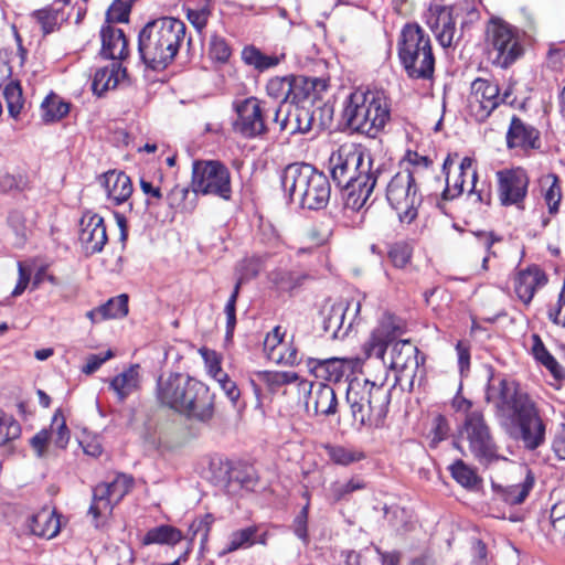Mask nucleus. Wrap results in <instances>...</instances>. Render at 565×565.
<instances>
[{
	"mask_svg": "<svg viewBox=\"0 0 565 565\" xmlns=\"http://www.w3.org/2000/svg\"><path fill=\"white\" fill-rule=\"evenodd\" d=\"M28 186V178L21 173L14 174L7 170H0V189L4 192L23 190Z\"/></svg>",
	"mask_w": 565,
	"mask_h": 565,
	"instance_id": "obj_54",
	"label": "nucleus"
},
{
	"mask_svg": "<svg viewBox=\"0 0 565 565\" xmlns=\"http://www.w3.org/2000/svg\"><path fill=\"white\" fill-rule=\"evenodd\" d=\"M433 31L443 47H450L454 44L456 21L449 8L439 10Z\"/></svg>",
	"mask_w": 565,
	"mask_h": 565,
	"instance_id": "obj_30",
	"label": "nucleus"
},
{
	"mask_svg": "<svg viewBox=\"0 0 565 565\" xmlns=\"http://www.w3.org/2000/svg\"><path fill=\"white\" fill-rule=\"evenodd\" d=\"M398 57L413 79H430L435 71L429 35L416 23L406 24L398 41Z\"/></svg>",
	"mask_w": 565,
	"mask_h": 565,
	"instance_id": "obj_9",
	"label": "nucleus"
},
{
	"mask_svg": "<svg viewBox=\"0 0 565 565\" xmlns=\"http://www.w3.org/2000/svg\"><path fill=\"white\" fill-rule=\"evenodd\" d=\"M239 291L238 287L233 289L232 295L230 296L224 312L226 315V338L230 339L233 337V332L236 326V301L238 298Z\"/></svg>",
	"mask_w": 565,
	"mask_h": 565,
	"instance_id": "obj_56",
	"label": "nucleus"
},
{
	"mask_svg": "<svg viewBox=\"0 0 565 565\" xmlns=\"http://www.w3.org/2000/svg\"><path fill=\"white\" fill-rule=\"evenodd\" d=\"M103 185L107 198L119 205L126 202L132 194L130 178L121 171L110 170L103 175Z\"/></svg>",
	"mask_w": 565,
	"mask_h": 565,
	"instance_id": "obj_23",
	"label": "nucleus"
},
{
	"mask_svg": "<svg viewBox=\"0 0 565 565\" xmlns=\"http://www.w3.org/2000/svg\"><path fill=\"white\" fill-rule=\"evenodd\" d=\"M188 194V188L177 184L170 190L166 199L170 207L178 209L183 204Z\"/></svg>",
	"mask_w": 565,
	"mask_h": 565,
	"instance_id": "obj_64",
	"label": "nucleus"
},
{
	"mask_svg": "<svg viewBox=\"0 0 565 565\" xmlns=\"http://www.w3.org/2000/svg\"><path fill=\"white\" fill-rule=\"evenodd\" d=\"M8 224L14 233V244L19 247L23 246L31 232L30 224L28 223L24 213L17 210L10 212L8 216Z\"/></svg>",
	"mask_w": 565,
	"mask_h": 565,
	"instance_id": "obj_39",
	"label": "nucleus"
},
{
	"mask_svg": "<svg viewBox=\"0 0 565 565\" xmlns=\"http://www.w3.org/2000/svg\"><path fill=\"white\" fill-rule=\"evenodd\" d=\"M308 278L307 274L290 270H276L270 276L271 281L282 291H292L302 286Z\"/></svg>",
	"mask_w": 565,
	"mask_h": 565,
	"instance_id": "obj_35",
	"label": "nucleus"
},
{
	"mask_svg": "<svg viewBox=\"0 0 565 565\" xmlns=\"http://www.w3.org/2000/svg\"><path fill=\"white\" fill-rule=\"evenodd\" d=\"M365 488V483L360 478H352L345 482L335 481L330 484L329 494L335 501L347 499L351 493Z\"/></svg>",
	"mask_w": 565,
	"mask_h": 565,
	"instance_id": "obj_43",
	"label": "nucleus"
},
{
	"mask_svg": "<svg viewBox=\"0 0 565 565\" xmlns=\"http://www.w3.org/2000/svg\"><path fill=\"white\" fill-rule=\"evenodd\" d=\"M186 35L180 19L162 17L149 21L139 32L138 53L142 63L153 70H166L178 55Z\"/></svg>",
	"mask_w": 565,
	"mask_h": 565,
	"instance_id": "obj_4",
	"label": "nucleus"
},
{
	"mask_svg": "<svg viewBox=\"0 0 565 565\" xmlns=\"http://www.w3.org/2000/svg\"><path fill=\"white\" fill-rule=\"evenodd\" d=\"M32 17L40 24L44 34H50L56 31L60 28V23L62 21L60 10L53 9L51 7L34 11Z\"/></svg>",
	"mask_w": 565,
	"mask_h": 565,
	"instance_id": "obj_41",
	"label": "nucleus"
},
{
	"mask_svg": "<svg viewBox=\"0 0 565 565\" xmlns=\"http://www.w3.org/2000/svg\"><path fill=\"white\" fill-rule=\"evenodd\" d=\"M281 186L290 202L307 210L324 209L331 196L328 177L309 163L287 166L281 174Z\"/></svg>",
	"mask_w": 565,
	"mask_h": 565,
	"instance_id": "obj_5",
	"label": "nucleus"
},
{
	"mask_svg": "<svg viewBox=\"0 0 565 565\" xmlns=\"http://www.w3.org/2000/svg\"><path fill=\"white\" fill-rule=\"evenodd\" d=\"M486 402L493 407L501 426L515 440L530 448V397L513 379L491 374L486 388Z\"/></svg>",
	"mask_w": 565,
	"mask_h": 565,
	"instance_id": "obj_2",
	"label": "nucleus"
},
{
	"mask_svg": "<svg viewBox=\"0 0 565 565\" xmlns=\"http://www.w3.org/2000/svg\"><path fill=\"white\" fill-rule=\"evenodd\" d=\"M132 486V477L119 473L113 481L100 482L94 487L88 515L93 518V524L96 529L105 525L114 508L131 490Z\"/></svg>",
	"mask_w": 565,
	"mask_h": 565,
	"instance_id": "obj_13",
	"label": "nucleus"
},
{
	"mask_svg": "<svg viewBox=\"0 0 565 565\" xmlns=\"http://www.w3.org/2000/svg\"><path fill=\"white\" fill-rule=\"evenodd\" d=\"M498 195L502 205L523 203L530 182L527 171L523 168L503 169L495 173Z\"/></svg>",
	"mask_w": 565,
	"mask_h": 565,
	"instance_id": "obj_17",
	"label": "nucleus"
},
{
	"mask_svg": "<svg viewBox=\"0 0 565 565\" xmlns=\"http://www.w3.org/2000/svg\"><path fill=\"white\" fill-rule=\"evenodd\" d=\"M507 146L509 149L520 148L525 151L530 148V130L518 116L511 118L507 132Z\"/></svg>",
	"mask_w": 565,
	"mask_h": 565,
	"instance_id": "obj_33",
	"label": "nucleus"
},
{
	"mask_svg": "<svg viewBox=\"0 0 565 565\" xmlns=\"http://www.w3.org/2000/svg\"><path fill=\"white\" fill-rule=\"evenodd\" d=\"M270 362L275 364L295 365L299 362L298 350L291 344L284 343V349L271 353Z\"/></svg>",
	"mask_w": 565,
	"mask_h": 565,
	"instance_id": "obj_58",
	"label": "nucleus"
},
{
	"mask_svg": "<svg viewBox=\"0 0 565 565\" xmlns=\"http://www.w3.org/2000/svg\"><path fill=\"white\" fill-rule=\"evenodd\" d=\"M50 438L56 447L64 449L70 441V429L66 426L65 419L60 411H57L52 419Z\"/></svg>",
	"mask_w": 565,
	"mask_h": 565,
	"instance_id": "obj_45",
	"label": "nucleus"
},
{
	"mask_svg": "<svg viewBox=\"0 0 565 565\" xmlns=\"http://www.w3.org/2000/svg\"><path fill=\"white\" fill-rule=\"evenodd\" d=\"M236 119L233 121V131L244 138L253 139L264 136L273 124V110L266 102L256 97H247L233 104Z\"/></svg>",
	"mask_w": 565,
	"mask_h": 565,
	"instance_id": "obj_12",
	"label": "nucleus"
},
{
	"mask_svg": "<svg viewBox=\"0 0 565 565\" xmlns=\"http://www.w3.org/2000/svg\"><path fill=\"white\" fill-rule=\"evenodd\" d=\"M102 55L110 60H124L128 55V42L121 29L104 24L100 29Z\"/></svg>",
	"mask_w": 565,
	"mask_h": 565,
	"instance_id": "obj_22",
	"label": "nucleus"
},
{
	"mask_svg": "<svg viewBox=\"0 0 565 565\" xmlns=\"http://www.w3.org/2000/svg\"><path fill=\"white\" fill-rule=\"evenodd\" d=\"M537 527L547 539H553V532L565 533V500L554 502L550 510L540 508Z\"/></svg>",
	"mask_w": 565,
	"mask_h": 565,
	"instance_id": "obj_24",
	"label": "nucleus"
},
{
	"mask_svg": "<svg viewBox=\"0 0 565 565\" xmlns=\"http://www.w3.org/2000/svg\"><path fill=\"white\" fill-rule=\"evenodd\" d=\"M513 87L509 86L503 94L500 93L499 84L492 79L478 77L470 84L468 96V109L470 115L479 122L486 121L490 115L501 105L525 108L526 98L518 102Z\"/></svg>",
	"mask_w": 565,
	"mask_h": 565,
	"instance_id": "obj_10",
	"label": "nucleus"
},
{
	"mask_svg": "<svg viewBox=\"0 0 565 565\" xmlns=\"http://www.w3.org/2000/svg\"><path fill=\"white\" fill-rule=\"evenodd\" d=\"M324 449L330 460L341 466H349L364 459L365 457L362 451L339 445H327Z\"/></svg>",
	"mask_w": 565,
	"mask_h": 565,
	"instance_id": "obj_37",
	"label": "nucleus"
},
{
	"mask_svg": "<svg viewBox=\"0 0 565 565\" xmlns=\"http://www.w3.org/2000/svg\"><path fill=\"white\" fill-rule=\"evenodd\" d=\"M343 117L353 131L375 138L391 118L388 98L382 90H356L350 95Z\"/></svg>",
	"mask_w": 565,
	"mask_h": 565,
	"instance_id": "obj_7",
	"label": "nucleus"
},
{
	"mask_svg": "<svg viewBox=\"0 0 565 565\" xmlns=\"http://www.w3.org/2000/svg\"><path fill=\"white\" fill-rule=\"evenodd\" d=\"M182 537V532L179 529L163 524L148 530L141 542L143 545H175Z\"/></svg>",
	"mask_w": 565,
	"mask_h": 565,
	"instance_id": "obj_31",
	"label": "nucleus"
},
{
	"mask_svg": "<svg viewBox=\"0 0 565 565\" xmlns=\"http://www.w3.org/2000/svg\"><path fill=\"white\" fill-rule=\"evenodd\" d=\"M209 53L213 60L225 63L231 57L232 50L224 38L214 34L210 40Z\"/></svg>",
	"mask_w": 565,
	"mask_h": 565,
	"instance_id": "obj_53",
	"label": "nucleus"
},
{
	"mask_svg": "<svg viewBox=\"0 0 565 565\" xmlns=\"http://www.w3.org/2000/svg\"><path fill=\"white\" fill-rule=\"evenodd\" d=\"M386 199L402 224L415 221L423 198L414 172H397L387 184Z\"/></svg>",
	"mask_w": 565,
	"mask_h": 565,
	"instance_id": "obj_11",
	"label": "nucleus"
},
{
	"mask_svg": "<svg viewBox=\"0 0 565 565\" xmlns=\"http://www.w3.org/2000/svg\"><path fill=\"white\" fill-rule=\"evenodd\" d=\"M403 332L402 326L392 316L382 319L379 327L371 333L370 339L364 343L363 350L366 358L375 356L384 361L386 348L394 342L390 352V367L397 372L409 371L415 375L424 358L419 361V350L408 340L395 341Z\"/></svg>",
	"mask_w": 565,
	"mask_h": 565,
	"instance_id": "obj_6",
	"label": "nucleus"
},
{
	"mask_svg": "<svg viewBox=\"0 0 565 565\" xmlns=\"http://www.w3.org/2000/svg\"><path fill=\"white\" fill-rule=\"evenodd\" d=\"M313 115L309 108L295 106H276L273 110V124L278 126L280 131L306 134L311 130Z\"/></svg>",
	"mask_w": 565,
	"mask_h": 565,
	"instance_id": "obj_18",
	"label": "nucleus"
},
{
	"mask_svg": "<svg viewBox=\"0 0 565 565\" xmlns=\"http://www.w3.org/2000/svg\"><path fill=\"white\" fill-rule=\"evenodd\" d=\"M546 426L532 403V451L545 440Z\"/></svg>",
	"mask_w": 565,
	"mask_h": 565,
	"instance_id": "obj_59",
	"label": "nucleus"
},
{
	"mask_svg": "<svg viewBox=\"0 0 565 565\" xmlns=\"http://www.w3.org/2000/svg\"><path fill=\"white\" fill-rule=\"evenodd\" d=\"M266 544V533L259 531L256 525L234 531L230 534L223 548V554L232 553L237 550H246L255 544Z\"/></svg>",
	"mask_w": 565,
	"mask_h": 565,
	"instance_id": "obj_28",
	"label": "nucleus"
},
{
	"mask_svg": "<svg viewBox=\"0 0 565 565\" xmlns=\"http://www.w3.org/2000/svg\"><path fill=\"white\" fill-rule=\"evenodd\" d=\"M530 489V470L526 471L522 484H513L501 490V497L504 502L509 504L522 503L529 493Z\"/></svg>",
	"mask_w": 565,
	"mask_h": 565,
	"instance_id": "obj_46",
	"label": "nucleus"
},
{
	"mask_svg": "<svg viewBox=\"0 0 565 565\" xmlns=\"http://www.w3.org/2000/svg\"><path fill=\"white\" fill-rule=\"evenodd\" d=\"M130 14V6L122 1L114 2L106 12V23H125L128 22Z\"/></svg>",
	"mask_w": 565,
	"mask_h": 565,
	"instance_id": "obj_55",
	"label": "nucleus"
},
{
	"mask_svg": "<svg viewBox=\"0 0 565 565\" xmlns=\"http://www.w3.org/2000/svg\"><path fill=\"white\" fill-rule=\"evenodd\" d=\"M345 399L355 423L380 427L388 412L391 391L384 384L355 379L348 385Z\"/></svg>",
	"mask_w": 565,
	"mask_h": 565,
	"instance_id": "obj_8",
	"label": "nucleus"
},
{
	"mask_svg": "<svg viewBox=\"0 0 565 565\" xmlns=\"http://www.w3.org/2000/svg\"><path fill=\"white\" fill-rule=\"evenodd\" d=\"M192 189L203 195H215L225 201L232 196L231 172L220 161H194L192 167Z\"/></svg>",
	"mask_w": 565,
	"mask_h": 565,
	"instance_id": "obj_14",
	"label": "nucleus"
},
{
	"mask_svg": "<svg viewBox=\"0 0 565 565\" xmlns=\"http://www.w3.org/2000/svg\"><path fill=\"white\" fill-rule=\"evenodd\" d=\"M211 13L212 7L209 2L196 8H186V18L198 32L205 29Z\"/></svg>",
	"mask_w": 565,
	"mask_h": 565,
	"instance_id": "obj_51",
	"label": "nucleus"
},
{
	"mask_svg": "<svg viewBox=\"0 0 565 565\" xmlns=\"http://www.w3.org/2000/svg\"><path fill=\"white\" fill-rule=\"evenodd\" d=\"M540 186L548 207L550 214L558 212L559 202L562 199V191L559 185V179L554 173H548L540 179Z\"/></svg>",
	"mask_w": 565,
	"mask_h": 565,
	"instance_id": "obj_32",
	"label": "nucleus"
},
{
	"mask_svg": "<svg viewBox=\"0 0 565 565\" xmlns=\"http://www.w3.org/2000/svg\"><path fill=\"white\" fill-rule=\"evenodd\" d=\"M284 332L279 326L275 327L264 340V351L267 359L270 361L271 353L284 349Z\"/></svg>",
	"mask_w": 565,
	"mask_h": 565,
	"instance_id": "obj_57",
	"label": "nucleus"
},
{
	"mask_svg": "<svg viewBox=\"0 0 565 565\" xmlns=\"http://www.w3.org/2000/svg\"><path fill=\"white\" fill-rule=\"evenodd\" d=\"M470 452L479 462L488 465L499 458L498 447L482 412L471 411L466 415L461 429Z\"/></svg>",
	"mask_w": 565,
	"mask_h": 565,
	"instance_id": "obj_15",
	"label": "nucleus"
},
{
	"mask_svg": "<svg viewBox=\"0 0 565 565\" xmlns=\"http://www.w3.org/2000/svg\"><path fill=\"white\" fill-rule=\"evenodd\" d=\"M516 297L527 306L530 303V267L521 269L513 278Z\"/></svg>",
	"mask_w": 565,
	"mask_h": 565,
	"instance_id": "obj_52",
	"label": "nucleus"
},
{
	"mask_svg": "<svg viewBox=\"0 0 565 565\" xmlns=\"http://www.w3.org/2000/svg\"><path fill=\"white\" fill-rule=\"evenodd\" d=\"M4 98L11 117L17 118L23 108L22 89L18 83H9L4 88Z\"/></svg>",
	"mask_w": 565,
	"mask_h": 565,
	"instance_id": "obj_48",
	"label": "nucleus"
},
{
	"mask_svg": "<svg viewBox=\"0 0 565 565\" xmlns=\"http://www.w3.org/2000/svg\"><path fill=\"white\" fill-rule=\"evenodd\" d=\"M307 366L317 379L338 383L351 371L353 364L349 359L330 358L320 360L309 358Z\"/></svg>",
	"mask_w": 565,
	"mask_h": 565,
	"instance_id": "obj_20",
	"label": "nucleus"
},
{
	"mask_svg": "<svg viewBox=\"0 0 565 565\" xmlns=\"http://www.w3.org/2000/svg\"><path fill=\"white\" fill-rule=\"evenodd\" d=\"M451 477L462 487L472 489L478 486L480 479L476 471L462 460H457L450 466Z\"/></svg>",
	"mask_w": 565,
	"mask_h": 565,
	"instance_id": "obj_40",
	"label": "nucleus"
},
{
	"mask_svg": "<svg viewBox=\"0 0 565 565\" xmlns=\"http://www.w3.org/2000/svg\"><path fill=\"white\" fill-rule=\"evenodd\" d=\"M285 57V53L268 55L253 44L244 46L241 52L243 63L258 73L278 66Z\"/></svg>",
	"mask_w": 565,
	"mask_h": 565,
	"instance_id": "obj_26",
	"label": "nucleus"
},
{
	"mask_svg": "<svg viewBox=\"0 0 565 565\" xmlns=\"http://www.w3.org/2000/svg\"><path fill=\"white\" fill-rule=\"evenodd\" d=\"M114 353L108 350L104 355L92 354L87 358L86 364L83 366L82 372L89 375L96 372L106 361L111 359Z\"/></svg>",
	"mask_w": 565,
	"mask_h": 565,
	"instance_id": "obj_63",
	"label": "nucleus"
},
{
	"mask_svg": "<svg viewBox=\"0 0 565 565\" xmlns=\"http://www.w3.org/2000/svg\"><path fill=\"white\" fill-rule=\"evenodd\" d=\"M258 376L271 390H276L282 385L296 382L299 376L295 372L263 371Z\"/></svg>",
	"mask_w": 565,
	"mask_h": 565,
	"instance_id": "obj_49",
	"label": "nucleus"
},
{
	"mask_svg": "<svg viewBox=\"0 0 565 565\" xmlns=\"http://www.w3.org/2000/svg\"><path fill=\"white\" fill-rule=\"evenodd\" d=\"M299 386L302 391H308L316 415L331 416L337 413L338 399L334 390L330 385L321 382L313 384L301 381Z\"/></svg>",
	"mask_w": 565,
	"mask_h": 565,
	"instance_id": "obj_21",
	"label": "nucleus"
},
{
	"mask_svg": "<svg viewBox=\"0 0 565 565\" xmlns=\"http://www.w3.org/2000/svg\"><path fill=\"white\" fill-rule=\"evenodd\" d=\"M532 358L540 366L546 369L554 380H565V369L547 350L541 337L535 333H532Z\"/></svg>",
	"mask_w": 565,
	"mask_h": 565,
	"instance_id": "obj_27",
	"label": "nucleus"
},
{
	"mask_svg": "<svg viewBox=\"0 0 565 565\" xmlns=\"http://www.w3.org/2000/svg\"><path fill=\"white\" fill-rule=\"evenodd\" d=\"M292 84L289 82V76L273 77L266 85L267 95L280 102L279 106H286L290 92H292Z\"/></svg>",
	"mask_w": 565,
	"mask_h": 565,
	"instance_id": "obj_38",
	"label": "nucleus"
},
{
	"mask_svg": "<svg viewBox=\"0 0 565 565\" xmlns=\"http://www.w3.org/2000/svg\"><path fill=\"white\" fill-rule=\"evenodd\" d=\"M486 35L489 56L500 67L507 68L523 53L515 32L501 20L492 19Z\"/></svg>",
	"mask_w": 565,
	"mask_h": 565,
	"instance_id": "obj_16",
	"label": "nucleus"
},
{
	"mask_svg": "<svg viewBox=\"0 0 565 565\" xmlns=\"http://www.w3.org/2000/svg\"><path fill=\"white\" fill-rule=\"evenodd\" d=\"M548 318L553 323L565 327V279L557 302L548 309Z\"/></svg>",
	"mask_w": 565,
	"mask_h": 565,
	"instance_id": "obj_62",
	"label": "nucleus"
},
{
	"mask_svg": "<svg viewBox=\"0 0 565 565\" xmlns=\"http://www.w3.org/2000/svg\"><path fill=\"white\" fill-rule=\"evenodd\" d=\"M263 263L260 257H247L243 259L236 268L237 274V280L234 286V288L238 287V291L241 290V287L246 281L255 278L260 269H262Z\"/></svg>",
	"mask_w": 565,
	"mask_h": 565,
	"instance_id": "obj_42",
	"label": "nucleus"
},
{
	"mask_svg": "<svg viewBox=\"0 0 565 565\" xmlns=\"http://www.w3.org/2000/svg\"><path fill=\"white\" fill-rule=\"evenodd\" d=\"M329 170L337 185L347 192V206L359 211L373 193L381 166L374 167L370 151L361 143L344 142L331 152Z\"/></svg>",
	"mask_w": 565,
	"mask_h": 565,
	"instance_id": "obj_1",
	"label": "nucleus"
},
{
	"mask_svg": "<svg viewBox=\"0 0 565 565\" xmlns=\"http://www.w3.org/2000/svg\"><path fill=\"white\" fill-rule=\"evenodd\" d=\"M308 514L309 503L300 510L292 523L295 535L303 543H308Z\"/></svg>",
	"mask_w": 565,
	"mask_h": 565,
	"instance_id": "obj_60",
	"label": "nucleus"
},
{
	"mask_svg": "<svg viewBox=\"0 0 565 565\" xmlns=\"http://www.w3.org/2000/svg\"><path fill=\"white\" fill-rule=\"evenodd\" d=\"M102 319L122 318L128 313V296L122 294L99 307Z\"/></svg>",
	"mask_w": 565,
	"mask_h": 565,
	"instance_id": "obj_44",
	"label": "nucleus"
},
{
	"mask_svg": "<svg viewBox=\"0 0 565 565\" xmlns=\"http://www.w3.org/2000/svg\"><path fill=\"white\" fill-rule=\"evenodd\" d=\"M118 84V68L113 65L111 67H103L96 71L92 89L94 94L102 96L106 90L115 88Z\"/></svg>",
	"mask_w": 565,
	"mask_h": 565,
	"instance_id": "obj_36",
	"label": "nucleus"
},
{
	"mask_svg": "<svg viewBox=\"0 0 565 565\" xmlns=\"http://www.w3.org/2000/svg\"><path fill=\"white\" fill-rule=\"evenodd\" d=\"M20 424L11 416L0 412V446L20 437Z\"/></svg>",
	"mask_w": 565,
	"mask_h": 565,
	"instance_id": "obj_47",
	"label": "nucleus"
},
{
	"mask_svg": "<svg viewBox=\"0 0 565 565\" xmlns=\"http://www.w3.org/2000/svg\"><path fill=\"white\" fill-rule=\"evenodd\" d=\"M139 183L142 193L146 195V204L148 206L156 205L162 200L163 194L159 185L153 184V182L146 178H140Z\"/></svg>",
	"mask_w": 565,
	"mask_h": 565,
	"instance_id": "obj_61",
	"label": "nucleus"
},
{
	"mask_svg": "<svg viewBox=\"0 0 565 565\" xmlns=\"http://www.w3.org/2000/svg\"><path fill=\"white\" fill-rule=\"evenodd\" d=\"M413 247L407 242H397L391 245L388 258L396 268H404L412 258Z\"/></svg>",
	"mask_w": 565,
	"mask_h": 565,
	"instance_id": "obj_50",
	"label": "nucleus"
},
{
	"mask_svg": "<svg viewBox=\"0 0 565 565\" xmlns=\"http://www.w3.org/2000/svg\"><path fill=\"white\" fill-rule=\"evenodd\" d=\"M158 402L189 418L207 422L214 414V398L202 382L181 373L160 376L157 382Z\"/></svg>",
	"mask_w": 565,
	"mask_h": 565,
	"instance_id": "obj_3",
	"label": "nucleus"
},
{
	"mask_svg": "<svg viewBox=\"0 0 565 565\" xmlns=\"http://www.w3.org/2000/svg\"><path fill=\"white\" fill-rule=\"evenodd\" d=\"M28 529L33 535L53 539L61 529L58 515L54 510L44 508L28 519Z\"/></svg>",
	"mask_w": 565,
	"mask_h": 565,
	"instance_id": "obj_25",
	"label": "nucleus"
},
{
	"mask_svg": "<svg viewBox=\"0 0 565 565\" xmlns=\"http://www.w3.org/2000/svg\"><path fill=\"white\" fill-rule=\"evenodd\" d=\"M139 386V365H131L110 381V388L124 402Z\"/></svg>",
	"mask_w": 565,
	"mask_h": 565,
	"instance_id": "obj_29",
	"label": "nucleus"
},
{
	"mask_svg": "<svg viewBox=\"0 0 565 565\" xmlns=\"http://www.w3.org/2000/svg\"><path fill=\"white\" fill-rule=\"evenodd\" d=\"M70 111V104L62 100L57 95L51 94L41 104L42 119L45 122L61 120Z\"/></svg>",
	"mask_w": 565,
	"mask_h": 565,
	"instance_id": "obj_34",
	"label": "nucleus"
},
{
	"mask_svg": "<svg viewBox=\"0 0 565 565\" xmlns=\"http://www.w3.org/2000/svg\"><path fill=\"white\" fill-rule=\"evenodd\" d=\"M79 242L86 254L100 253L108 241L104 218L92 212L85 213L81 218Z\"/></svg>",
	"mask_w": 565,
	"mask_h": 565,
	"instance_id": "obj_19",
	"label": "nucleus"
}]
</instances>
